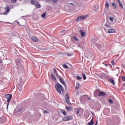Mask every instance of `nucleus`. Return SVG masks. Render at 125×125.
<instances>
[{"label": "nucleus", "instance_id": "1", "mask_svg": "<svg viewBox=\"0 0 125 125\" xmlns=\"http://www.w3.org/2000/svg\"><path fill=\"white\" fill-rule=\"evenodd\" d=\"M55 88L58 91V93H59L60 94H61V91H62V92L64 93V88H63V86H62V85L60 84L59 83H57L55 85Z\"/></svg>", "mask_w": 125, "mask_h": 125}, {"label": "nucleus", "instance_id": "2", "mask_svg": "<svg viewBox=\"0 0 125 125\" xmlns=\"http://www.w3.org/2000/svg\"><path fill=\"white\" fill-rule=\"evenodd\" d=\"M31 4H33V5H35L37 8H41L42 7V6H41V4L39 3V2L37 0H31Z\"/></svg>", "mask_w": 125, "mask_h": 125}, {"label": "nucleus", "instance_id": "3", "mask_svg": "<svg viewBox=\"0 0 125 125\" xmlns=\"http://www.w3.org/2000/svg\"><path fill=\"white\" fill-rule=\"evenodd\" d=\"M5 97L7 99V109H8V106L9 105V102H10V100H11V98H12V95L10 94H8L6 95Z\"/></svg>", "mask_w": 125, "mask_h": 125}, {"label": "nucleus", "instance_id": "4", "mask_svg": "<svg viewBox=\"0 0 125 125\" xmlns=\"http://www.w3.org/2000/svg\"><path fill=\"white\" fill-rule=\"evenodd\" d=\"M106 124L109 125H112L114 124V119L113 118H108L106 120Z\"/></svg>", "mask_w": 125, "mask_h": 125}, {"label": "nucleus", "instance_id": "5", "mask_svg": "<svg viewBox=\"0 0 125 125\" xmlns=\"http://www.w3.org/2000/svg\"><path fill=\"white\" fill-rule=\"evenodd\" d=\"M65 99L66 102L69 104L70 103V97L69 96V94H68V93H66L65 95Z\"/></svg>", "mask_w": 125, "mask_h": 125}, {"label": "nucleus", "instance_id": "6", "mask_svg": "<svg viewBox=\"0 0 125 125\" xmlns=\"http://www.w3.org/2000/svg\"><path fill=\"white\" fill-rule=\"evenodd\" d=\"M85 18H86V16H79L78 17H77V18L76 19V21L77 22H79V21H81L82 20H83L84 19H85Z\"/></svg>", "mask_w": 125, "mask_h": 125}, {"label": "nucleus", "instance_id": "7", "mask_svg": "<svg viewBox=\"0 0 125 125\" xmlns=\"http://www.w3.org/2000/svg\"><path fill=\"white\" fill-rule=\"evenodd\" d=\"M5 10H6V11L4 12L3 15H6V14L9 13V12L10 11V8L8 6H6L5 7Z\"/></svg>", "mask_w": 125, "mask_h": 125}, {"label": "nucleus", "instance_id": "8", "mask_svg": "<svg viewBox=\"0 0 125 125\" xmlns=\"http://www.w3.org/2000/svg\"><path fill=\"white\" fill-rule=\"evenodd\" d=\"M73 119V117L71 116H66L63 118H62V120L63 121H70V120H72Z\"/></svg>", "mask_w": 125, "mask_h": 125}, {"label": "nucleus", "instance_id": "9", "mask_svg": "<svg viewBox=\"0 0 125 125\" xmlns=\"http://www.w3.org/2000/svg\"><path fill=\"white\" fill-rule=\"evenodd\" d=\"M58 79H59V80H60V82L62 83V84H63V85L65 87H66V83H65V82L64 81V80H63V79H62V78H61L60 76H59V77H58Z\"/></svg>", "mask_w": 125, "mask_h": 125}, {"label": "nucleus", "instance_id": "10", "mask_svg": "<svg viewBox=\"0 0 125 125\" xmlns=\"http://www.w3.org/2000/svg\"><path fill=\"white\" fill-rule=\"evenodd\" d=\"M100 91H99V89H97L96 91H95L94 95L95 97H97L98 96V94L100 93Z\"/></svg>", "mask_w": 125, "mask_h": 125}, {"label": "nucleus", "instance_id": "11", "mask_svg": "<svg viewBox=\"0 0 125 125\" xmlns=\"http://www.w3.org/2000/svg\"><path fill=\"white\" fill-rule=\"evenodd\" d=\"M113 120H114V123H116V122H119L121 119L119 117H114L112 118Z\"/></svg>", "mask_w": 125, "mask_h": 125}, {"label": "nucleus", "instance_id": "12", "mask_svg": "<svg viewBox=\"0 0 125 125\" xmlns=\"http://www.w3.org/2000/svg\"><path fill=\"white\" fill-rule=\"evenodd\" d=\"M16 65L19 68H22V63H21L20 62L18 61L17 62Z\"/></svg>", "mask_w": 125, "mask_h": 125}, {"label": "nucleus", "instance_id": "13", "mask_svg": "<svg viewBox=\"0 0 125 125\" xmlns=\"http://www.w3.org/2000/svg\"><path fill=\"white\" fill-rule=\"evenodd\" d=\"M109 81L110 82V83H112V84H113V85H115V84H116L115 83V81L114 80V79L113 78H110L109 79Z\"/></svg>", "mask_w": 125, "mask_h": 125}, {"label": "nucleus", "instance_id": "14", "mask_svg": "<svg viewBox=\"0 0 125 125\" xmlns=\"http://www.w3.org/2000/svg\"><path fill=\"white\" fill-rule=\"evenodd\" d=\"M79 32L81 34V37H84V35H85V32H83V30H80Z\"/></svg>", "mask_w": 125, "mask_h": 125}, {"label": "nucleus", "instance_id": "15", "mask_svg": "<svg viewBox=\"0 0 125 125\" xmlns=\"http://www.w3.org/2000/svg\"><path fill=\"white\" fill-rule=\"evenodd\" d=\"M53 72H54V74L56 75L57 78H59V77H60L59 75H58V73H57V70H56L55 68L53 69Z\"/></svg>", "mask_w": 125, "mask_h": 125}, {"label": "nucleus", "instance_id": "16", "mask_svg": "<svg viewBox=\"0 0 125 125\" xmlns=\"http://www.w3.org/2000/svg\"><path fill=\"white\" fill-rule=\"evenodd\" d=\"M31 39L33 42H38V38L36 37H32Z\"/></svg>", "mask_w": 125, "mask_h": 125}, {"label": "nucleus", "instance_id": "17", "mask_svg": "<svg viewBox=\"0 0 125 125\" xmlns=\"http://www.w3.org/2000/svg\"><path fill=\"white\" fill-rule=\"evenodd\" d=\"M60 112L62 113V114H63V115H64V116L67 115V112H66V111H65L64 109H61Z\"/></svg>", "mask_w": 125, "mask_h": 125}, {"label": "nucleus", "instance_id": "18", "mask_svg": "<svg viewBox=\"0 0 125 125\" xmlns=\"http://www.w3.org/2000/svg\"><path fill=\"white\" fill-rule=\"evenodd\" d=\"M94 124V122H93V118H92L90 122L88 123V125H93Z\"/></svg>", "mask_w": 125, "mask_h": 125}, {"label": "nucleus", "instance_id": "19", "mask_svg": "<svg viewBox=\"0 0 125 125\" xmlns=\"http://www.w3.org/2000/svg\"><path fill=\"white\" fill-rule=\"evenodd\" d=\"M46 12H44L42 15V18H43V19H45V17H46Z\"/></svg>", "mask_w": 125, "mask_h": 125}, {"label": "nucleus", "instance_id": "20", "mask_svg": "<svg viewBox=\"0 0 125 125\" xmlns=\"http://www.w3.org/2000/svg\"><path fill=\"white\" fill-rule=\"evenodd\" d=\"M104 26L105 27L107 28V29H111V28H112V27H111V25L108 24V23H105Z\"/></svg>", "mask_w": 125, "mask_h": 125}, {"label": "nucleus", "instance_id": "21", "mask_svg": "<svg viewBox=\"0 0 125 125\" xmlns=\"http://www.w3.org/2000/svg\"><path fill=\"white\" fill-rule=\"evenodd\" d=\"M105 94V93H104V92H101L98 94V96H104Z\"/></svg>", "mask_w": 125, "mask_h": 125}, {"label": "nucleus", "instance_id": "22", "mask_svg": "<svg viewBox=\"0 0 125 125\" xmlns=\"http://www.w3.org/2000/svg\"><path fill=\"white\" fill-rule=\"evenodd\" d=\"M51 77L52 80H53V81H56V78H55V76H54V75H53V74H51Z\"/></svg>", "mask_w": 125, "mask_h": 125}, {"label": "nucleus", "instance_id": "23", "mask_svg": "<svg viewBox=\"0 0 125 125\" xmlns=\"http://www.w3.org/2000/svg\"><path fill=\"white\" fill-rule=\"evenodd\" d=\"M109 34H112V33H115V30L114 29H109L108 31Z\"/></svg>", "mask_w": 125, "mask_h": 125}, {"label": "nucleus", "instance_id": "24", "mask_svg": "<svg viewBox=\"0 0 125 125\" xmlns=\"http://www.w3.org/2000/svg\"><path fill=\"white\" fill-rule=\"evenodd\" d=\"M66 109L68 112H71V111H72V108H71V107L66 106Z\"/></svg>", "mask_w": 125, "mask_h": 125}, {"label": "nucleus", "instance_id": "25", "mask_svg": "<svg viewBox=\"0 0 125 125\" xmlns=\"http://www.w3.org/2000/svg\"><path fill=\"white\" fill-rule=\"evenodd\" d=\"M109 19L110 20V21H111V22H113V21H114V17H109Z\"/></svg>", "mask_w": 125, "mask_h": 125}, {"label": "nucleus", "instance_id": "26", "mask_svg": "<svg viewBox=\"0 0 125 125\" xmlns=\"http://www.w3.org/2000/svg\"><path fill=\"white\" fill-rule=\"evenodd\" d=\"M82 76L84 80H86V76L85 75V74H84V73H83Z\"/></svg>", "mask_w": 125, "mask_h": 125}, {"label": "nucleus", "instance_id": "27", "mask_svg": "<svg viewBox=\"0 0 125 125\" xmlns=\"http://www.w3.org/2000/svg\"><path fill=\"white\" fill-rule=\"evenodd\" d=\"M23 110V107L21 106L18 109V112H21V111H22Z\"/></svg>", "mask_w": 125, "mask_h": 125}, {"label": "nucleus", "instance_id": "28", "mask_svg": "<svg viewBox=\"0 0 125 125\" xmlns=\"http://www.w3.org/2000/svg\"><path fill=\"white\" fill-rule=\"evenodd\" d=\"M112 6L115 8V9H117L118 8V7H117V5H116L115 2L112 3Z\"/></svg>", "mask_w": 125, "mask_h": 125}, {"label": "nucleus", "instance_id": "29", "mask_svg": "<svg viewBox=\"0 0 125 125\" xmlns=\"http://www.w3.org/2000/svg\"><path fill=\"white\" fill-rule=\"evenodd\" d=\"M80 87V84L79 83H78L77 84H76V86L75 87V88L76 89H79Z\"/></svg>", "mask_w": 125, "mask_h": 125}, {"label": "nucleus", "instance_id": "30", "mask_svg": "<svg viewBox=\"0 0 125 125\" xmlns=\"http://www.w3.org/2000/svg\"><path fill=\"white\" fill-rule=\"evenodd\" d=\"M108 101H109V103H110V104H113V103H114V101H113V100H111V99H109Z\"/></svg>", "mask_w": 125, "mask_h": 125}, {"label": "nucleus", "instance_id": "31", "mask_svg": "<svg viewBox=\"0 0 125 125\" xmlns=\"http://www.w3.org/2000/svg\"><path fill=\"white\" fill-rule=\"evenodd\" d=\"M63 67L65 68V69H68V65L67 64L64 63L63 64Z\"/></svg>", "mask_w": 125, "mask_h": 125}, {"label": "nucleus", "instance_id": "32", "mask_svg": "<svg viewBox=\"0 0 125 125\" xmlns=\"http://www.w3.org/2000/svg\"><path fill=\"white\" fill-rule=\"evenodd\" d=\"M105 7H106V8H109V3L106 2V3H105Z\"/></svg>", "mask_w": 125, "mask_h": 125}, {"label": "nucleus", "instance_id": "33", "mask_svg": "<svg viewBox=\"0 0 125 125\" xmlns=\"http://www.w3.org/2000/svg\"><path fill=\"white\" fill-rule=\"evenodd\" d=\"M119 5L120 6H121V8H124V6H123V3L121 2H119Z\"/></svg>", "mask_w": 125, "mask_h": 125}, {"label": "nucleus", "instance_id": "34", "mask_svg": "<svg viewBox=\"0 0 125 125\" xmlns=\"http://www.w3.org/2000/svg\"><path fill=\"white\" fill-rule=\"evenodd\" d=\"M74 40H75V41H76V42H78L79 39H78V38L76 37H73Z\"/></svg>", "mask_w": 125, "mask_h": 125}, {"label": "nucleus", "instance_id": "35", "mask_svg": "<svg viewBox=\"0 0 125 125\" xmlns=\"http://www.w3.org/2000/svg\"><path fill=\"white\" fill-rule=\"evenodd\" d=\"M92 42L93 43H95V42H96V39H93Z\"/></svg>", "mask_w": 125, "mask_h": 125}, {"label": "nucleus", "instance_id": "36", "mask_svg": "<svg viewBox=\"0 0 125 125\" xmlns=\"http://www.w3.org/2000/svg\"><path fill=\"white\" fill-rule=\"evenodd\" d=\"M76 79H77V80H82V77H81L80 76H77L76 77Z\"/></svg>", "mask_w": 125, "mask_h": 125}, {"label": "nucleus", "instance_id": "37", "mask_svg": "<svg viewBox=\"0 0 125 125\" xmlns=\"http://www.w3.org/2000/svg\"><path fill=\"white\" fill-rule=\"evenodd\" d=\"M67 56H73V53H70V54L67 53Z\"/></svg>", "mask_w": 125, "mask_h": 125}, {"label": "nucleus", "instance_id": "38", "mask_svg": "<svg viewBox=\"0 0 125 125\" xmlns=\"http://www.w3.org/2000/svg\"><path fill=\"white\" fill-rule=\"evenodd\" d=\"M58 0H53L52 2L53 3H56L57 2Z\"/></svg>", "mask_w": 125, "mask_h": 125}, {"label": "nucleus", "instance_id": "39", "mask_svg": "<svg viewBox=\"0 0 125 125\" xmlns=\"http://www.w3.org/2000/svg\"><path fill=\"white\" fill-rule=\"evenodd\" d=\"M43 113L45 114H48V111H47V110H44Z\"/></svg>", "mask_w": 125, "mask_h": 125}, {"label": "nucleus", "instance_id": "40", "mask_svg": "<svg viewBox=\"0 0 125 125\" xmlns=\"http://www.w3.org/2000/svg\"><path fill=\"white\" fill-rule=\"evenodd\" d=\"M17 1V0H11V2L14 3L16 2Z\"/></svg>", "mask_w": 125, "mask_h": 125}, {"label": "nucleus", "instance_id": "41", "mask_svg": "<svg viewBox=\"0 0 125 125\" xmlns=\"http://www.w3.org/2000/svg\"><path fill=\"white\" fill-rule=\"evenodd\" d=\"M122 80L123 82L125 81V76H122Z\"/></svg>", "mask_w": 125, "mask_h": 125}, {"label": "nucleus", "instance_id": "42", "mask_svg": "<svg viewBox=\"0 0 125 125\" xmlns=\"http://www.w3.org/2000/svg\"><path fill=\"white\" fill-rule=\"evenodd\" d=\"M114 63H115V61H111V64H112V65H114Z\"/></svg>", "mask_w": 125, "mask_h": 125}, {"label": "nucleus", "instance_id": "43", "mask_svg": "<svg viewBox=\"0 0 125 125\" xmlns=\"http://www.w3.org/2000/svg\"><path fill=\"white\" fill-rule=\"evenodd\" d=\"M76 114H80V110L78 109L77 112H76Z\"/></svg>", "mask_w": 125, "mask_h": 125}, {"label": "nucleus", "instance_id": "44", "mask_svg": "<svg viewBox=\"0 0 125 125\" xmlns=\"http://www.w3.org/2000/svg\"><path fill=\"white\" fill-rule=\"evenodd\" d=\"M104 30L105 32H108V29H106V28H104Z\"/></svg>", "mask_w": 125, "mask_h": 125}, {"label": "nucleus", "instance_id": "45", "mask_svg": "<svg viewBox=\"0 0 125 125\" xmlns=\"http://www.w3.org/2000/svg\"><path fill=\"white\" fill-rule=\"evenodd\" d=\"M0 63H2V60H1V59L0 58Z\"/></svg>", "mask_w": 125, "mask_h": 125}, {"label": "nucleus", "instance_id": "46", "mask_svg": "<svg viewBox=\"0 0 125 125\" xmlns=\"http://www.w3.org/2000/svg\"><path fill=\"white\" fill-rule=\"evenodd\" d=\"M87 99H88V100H90V98L88 97H87Z\"/></svg>", "mask_w": 125, "mask_h": 125}, {"label": "nucleus", "instance_id": "47", "mask_svg": "<svg viewBox=\"0 0 125 125\" xmlns=\"http://www.w3.org/2000/svg\"><path fill=\"white\" fill-rule=\"evenodd\" d=\"M105 66L106 67H107V66H108V64H105Z\"/></svg>", "mask_w": 125, "mask_h": 125}, {"label": "nucleus", "instance_id": "48", "mask_svg": "<svg viewBox=\"0 0 125 125\" xmlns=\"http://www.w3.org/2000/svg\"><path fill=\"white\" fill-rule=\"evenodd\" d=\"M18 24H19V25H20V26H22V25H20V23H19V22H18Z\"/></svg>", "mask_w": 125, "mask_h": 125}, {"label": "nucleus", "instance_id": "49", "mask_svg": "<svg viewBox=\"0 0 125 125\" xmlns=\"http://www.w3.org/2000/svg\"><path fill=\"white\" fill-rule=\"evenodd\" d=\"M118 0V1L119 3H120V2H121V1H120V0Z\"/></svg>", "mask_w": 125, "mask_h": 125}, {"label": "nucleus", "instance_id": "50", "mask_svg": "<svg viewBox=\"0 0 125 125\" xmlns=\"http://www.w3.org/2000/svg\"><path fill=\"white\" fill-rule=\"evenodd\" d=\"M95 125H97V122H96V124H95Z\"/></svg>", "mask_w": 125, "mask_h": 125}, {"label": "nucleus", "instance_id": "51", "mask_svg": "<svg viewBox=\"0 0 125 125\" xmlns=\"http://www.w3.org/2000/svg\"><path fill=\"white\" fill-rule=\"evenodd\" d=\"M70 4H73V3H70Z\"/></svg>", "mask_w": 125, "mask_h": 125}, {"label": "nucleus", "instance_id": "52", "mask_svg": "<svg viewBox=\"0 0 125 125\" xmlns=\"http://www.w3.org/2000/svg\"><path fill=\"white\" fill-rule=\"evenodd\" d=\"M94 7H96V6H95Z\"/></svg>", "mask_w": 125, "mask_h": 125}]
</instances>
